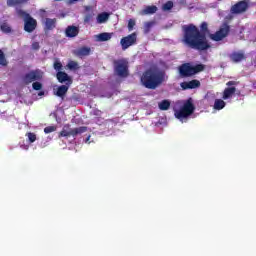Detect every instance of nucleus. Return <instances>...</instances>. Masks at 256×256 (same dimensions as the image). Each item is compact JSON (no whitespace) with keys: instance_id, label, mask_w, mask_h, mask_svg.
Here are the masks:
<instances>
[{"instance_id":"19","label":"nucleus","mask_w":256,"mask_h":256,"mask_svg":"<svg viewBox=\"0 0 256 256\" xmlns=\"http://www.w3.org/2000/svg\"><path fill=\"white\" fill-rule=\"evenodd\" d=\"M45 27L47 31H53L55 27H57V18H46L45 20Z\"/></svg>"},{"instance_id":"16","label":"nucleus","mask_w":256,"mask_h":256,"mask_svg":"<svg viewBox=\"0 0 256 256\" xmlns=\"http://www.w3.org/2000/svg\"><path fill=\"white\" fill-rule=\"evenodd\" d=\"M66 37L73 38L79 35V27L77 26H67L65 30Z\"/></svg>"},{"instance_id":"25","label":"nucleus","mask_w":256,"mask_h":256,"mask_svg":"<svg viewBox=\"0 0 256 256\" xmlns=\"http://www.w3.org/2000/svg\"><path fill=\"white\" fill-rule=\"evenodd\" d=\"M29 0H7L8 7H15V5H23V3H27Z\"/></svg>"},{"instance_id":"37","label":"nucleus","mask_w":256,"mask_h":256,"mask_svg":"<svg viewBox=\"0 0 256 256\" xmlns=\"http://www.w3.org/2000/svg\"><path fill=\"white\" fill-rule=\"evenodd\" d=\"M226 85L227 87H234L235 85H237V81H228Z\"/></svg>"},{"instance_id":"32","label":"nucleus","mask_w":256,"mask_h":256,"mask_svg":"<svg viewBox=\"0 0 256 256\" xmlns=\"http://www.w3.org/2000/svg\"><path fill=\"white\" fill-rule=\"evenodd\" d=\"M54 69L58 72L61 71L63 69V64H61L59 61L54 62Z\"/></svg>"},{"instance_id":"10","label":"nucleus","mask_w":256,"mask_h":256,"mask_svg":"<svg viewBox=\"0 0 256 256\" xmlns=\"http://www.w3.org/2000/svg\"><path fill=\"white\" fill-rule=\"evenodd\" d=\"M249 9V0H241L234 4L230 11L233 15H241V13H245Z\"/></svg>"},{"instance_id":"27","label":"nucleus","mask_w":256,"mask_h":256,"mask_svg":"<svg viewBox=\"0 0 256 256\" xmlns=\"http://www.w3.org/2000/svg\"><path fill=\"white\" fill-rule=\"evenodd\" d=\"M68 69H70L71 71H77V69H79V63L75 62V61H70L67 64Z\"/></svg>"},{"instance_id":"7","label":"nucleus","mask_w":256,"mask_h":256,"mask_svg":"<svg viewBox=\"0 0 256 256\" xmlns=\"http://www.w3.org/2000/svg\"><path fill=\"white\" fill-rule=\"evenodd\" d=\"M229 33H231V26L224 22L218 31H216L214 34H209V38L211 41H223L226 37L229 36Z\"/></svg>"},{"instance_id":"20","label":"nucleus","mask_w":256,"mask_h":256,"mask_svg":"<svg viewBox=\"0 0 256 256\" xmlns=\"http://www.w3.org/2000/svg\"><path fill=\"white\" fill-rule=\"evenodd\" d=\"M109 21V13L102 12L97 16V23H107Z\"/></svg>"},{"instance_id":"12","label":"nucleus","mask_w":256,"mask_h":256,"mask_svg":"<svg viewBox=\"0 0 256 256\" xmlns=\"http://www.w3.org/2000/svg\"><path fill=\"white\" fill-rule=\"evenodd\" d=\"M229 59L232 63H241V61H247V55L243 50L234 51L229 55Z\"/></svg>"},{"instance_id":"5","label":"nucleus","mask_w":256,"mask_h":256,"mask_svg":"<svg viewBox=\"0 0 256 256\" xmlns=\"http://www.w3.org/2000/svg\"><path fill=\"white\" fill-rule=\"evenodd\" d=\"M17 15L22 17L24 21V31H26V33H33V31L37 29V20L33 18L31 14L20 9L17 11Z\"/></svg>"},{"instance_id":"8","label":"nucleus","mask_w":256,"mask_h":256,"mask_svg":"<svg viewBox=\"0 0 256 256\" xmlns=\"http://www.w3.org/2000/svg\"><path fill=\"white\" fill-rule=\"evenodd\" d=\"M83 133H87V126H80L78 128L66 130L65 127L62 131L59 132L58 137H77V135H81Z\"/></svg>"},{"instance_id":"4","label":"nucleus","mask_w":256,"mask_h":256,"mask_svg":"<svg viewBox=\"0 0 256 256\" xmlns=\"http://www.w3.org/2000/svg\"><path fill=\"white\" fill-rule=\"evenodd\" d=\"M179 75L182 77H193L197 73L205 71L204 64L191 65V63H184L178 67Z\"/></svg>"},{"instance_id":"39","label":"nucleus","mask_w":256,"mask_h":256,"mask_svg":"<svg viewBox=\"0 0 256 256\" xmlns=\"http://www.w3.org/2000/svg\"><path fill=\"white\" fill-rule=\"evenodd\" d=\"M39 95H43V92H40Z\"/></svg>"},{"instance_id":"21","label":"nucleus","mask_w":256,"mask_h":256,"mask_svg":"<svg viewBox=\"0 0 256 256\" xmlns=\"http://www.w3.org/2000/svg\"><path fill=\"white\" fill-rule=\"evenodd\" d=\"M98 41H110L111 37H113V33H109V32H103L100 33L98 36Z\"/></svg>"},{"instance_id":"9","label":"nucleus","mask_w":256,"mask_h":256,"mask_svg":"<svg viewBox=\"0 0 256 256\" xmlns=\"http://www.w3.org/2000/svg\"><path fill=\"white\" fill-rule=\"evenodd\" d=\"M41 79H43V73H41V70L36 69L26 73L23 77V82L25 85H29L33 81H41Z\"/></svg>"},{"instance_id":"13","label":"nucleus","mask_w":256,"mask_h":256,"mask_svg":"<svg viewBox=\"0 0 256 256\" xmlns=\"http://www.w3.org/2000/svg\"><path fill=\"white\" fill-rule=\"evenodd\" d=\"M180 86L183 91H187L189 89H199V87H201V82L197 79H194L188 82H182Z\"/></svg>"},{"instance_id":"23","label":"nucleus","mask_w":256,"mask_h":256,"mask_svg":"<svg viewBox=\"0 0 256 256\" xmlns=\"http://www.w3.org/2000/svg\"><path fill=\"white\" fill-rule=\"evenodd\" d=\"M225 105H226V103L222 99H216L214 101V109L216 111H221V109H225Z\"/></svg>"},{"instance_id":"2","label":"nucleus","mask_w":256,"mask_h":256,"mask_svg":"<svg viewBox=\"0 0 256 256\" xmlns=\"http://www.w3.org/2000/svg\"><path fill=\"white\" fill-rule=\"evenodd\" d=\"M166 77L165 72L149 68L142 73L140 82L145 89L155 90L165 83Z\"/></svg>"},{"instance_id":"34","label":"nucleus","mask_w":256,"mask_h":256,"mask_svg":"<svg viewBox=\"0 0 256 256\" xmlns=\"http://www.w3.org/2000/svg\"><path fill=\"white\" fill-rule=\"evenodd\" d=\"M133 27H135V20L130 19V20L128 21V30H129V31H133Z\"/></svg>"},{"instance_id":"38","label":"nucleus","mask_w":256,"mask_h":256,"mask_svg":"<svg viewBox=\"0 0 256 256\" xmlns=\"http://www.w3.org/2000/svg\"><path fill=\"white\" fill-rule=\"evenodd\" d=\"M77 1H79V0H69V4L73 5V3H77Z\"/></svg>"},{"instance_id":"15","label":"nucleus","mask_w":256,"mask_h":256,"mask_svg":"<svg viewBox=\"0 0 256 256\" xmlns=\"http://www.w3.org/2000/svg\"><path fill=\"white\" fill-rule=\"evenodd\" d=\"M73 54L76 57H79L80 59H83V57H89L91 55V48L87 46L80 47L73 51Z\"/></svg>"},{"instance_id":"14","label":"nucleus","mask_w":256,"mask_h":256,"mask_svg":"<svg viewBox=\"0 0 256 256\" xmlns=\"http://www.w3.org/2000/svg\"><path fill=\"white\" fill-rule=\"evenodd\" d=\"M56 79L59 83H66V85H72L73 80L70 78L69 74L63 71H59L56 74Z\"/></svg>"},{"instance_id":"18","label":"nucleus","mask_w":256,"mask_h":256,"mask_svg":"<svg viewBox=\"0 0 256 256\" xmlns=\"http://www.w3.org/2000/svg\"><path fill=\"white\" fill-rule=\"evenodd\" d=\"M67 91H69V85H61L57 88L55 95L63 99L67 95Z\"/></svg>"},{"instance_id":"22","label":"nucleus","mask_w":256,"mask_h":256,"mask_svg":"<svg viewBox=\"0 0 256 256\" xmlns=\"http://www.w3.org/2000/svg\"><path fill=\"white\" fill-rule=\"evenodd\" d=\"M157 13V6H147L142 10V15H153Z\"/></svg>"},{"instance_id":"6","label":"nucleus","mask_w":256,"mask_h":256,"mask_svg":"<svg viewBox=\"0 0 256 256\" xmlns=\"http://www.w3.org/2000/svg\"><path fill=\"white\" fill-rule=\"evenodd\" d=\"M113 65L114 73H116L118 77H121L122 79L129 77V61H127V59L122 58L114 60Z\"/></svg>"},{"instance_id":"17","label":"nucleus","mask_w":256,"mask_h":256,"mask_svg":"<svg viewBox=\"0 0 256 256\" xmlns=\"http://www.w3.org/2000/svg\"><path fill=\"white\" fill-rule=\"evenodd\" d=\"M237 91V88L235 86L225 88L223 91L222 99L226 101V99H231L233 95H235V92Z\"/></svg>"},{"instance_id":"29","label":"nucleus","mask_w":256,"mask_h":256,"mask_svg":"<svg viewBox=\"0 0 256 256\" xmlns=\"http://www.w3.org/2000/svg\"><path fill=\"white\" fill-rule=\"evenodd\" d=\"M163 11H171L173 9V1H168L162 6Z\"/></svg>"},{"instance_id":"1","label":"nucleus","mask_w":256,"mask_h":256,"mask_svg":"<svg viewBox=\"0 0 256 256\" xmlns=\"http://www.w3.org/2000/svg\"><path fill=\"white\" fill-rule=\"evenodd\" d=\"M182 31V43L190 47V49H195L196 51H207L211 49V44L207 40V35L210 33L207 22L201 23L200 30L195 24L183 25Z\"/></svg>"},{"instance_id":"28","label":"nucleus","mask_w":256,"mask_h":256,"mask_svg":"<svg viewBox=\"0 0 256 256\" xmlns=\"http://www.w3.org/2000/svg\"><path fill=\"white\" fill-rule=\"evenodd\" d=\"M0 29L2 33H11V26L7 23L1 24Z\"/></svg>"},{"instance_id":"30","label":"nucleus","mask_w":256,"mask_h":256,"mask_svg":"<svg viewBox=\"0 0 256 256\" xmlns=\"http://www.w3.org/2000/svg\"><path fill=\"white\" fill-rule=\"evenodd\" d=\"M26 135L28 136V141L30 143H35L37 141V135L35 133L28 132Z\"/></svg>"},{"instance_id":"11","label":"nucleus","mask_w":256,"mask_h":256,"mask_svg":"<svg viewBox=\"0 0 256 256\" xmlns=\"http://www.w3.org/2000/svg\"><path fill=\"white\" fill-rule=\"evenodd\" d=\"M135 43H137V33H132L129 34L128 36L123 37L120 40V45L122 47L123 51H127V49H129V47L135 45Z\"/></svg>"},{"instance_id":"36","label":"nucleus","mask_w":256,"mask_h":256,"mask_svg":"<svg viewBox=\"0 0 256 256\" xmlns=\"http://www.w3.org/2000/svg\"><path fill=\"white\" fill-rule=\"evenodd\" d=\"M91 19H93V15L92 14H86L85 17H84V22L89 23V21H91Z\"/></svg>"},{"instance_id":"35","label":"nucleus","mask_w":256,"mask_h":256,"mask_svg":"<svg viewBox=\"0 0 256 256\" xmlns=\"http://www.w3.org/2000/svg\"><path fill=\"white\" fill-rule=\"evenodd\" d=\"M40 45H39V42H33L32 43V49L34 50V51H39V49H40Z\"/></svg>"},{"instance_id":"33","label":"nucleus","mask_w":256,"mask_h":256,"mask_svg":"<svg viewBox=\"0 0 256 256\" xmlns=\"http://www.w3.org/2000/svg\"><path fill=\"white\" fill-rule=\"evenodd\" d=\"M57 128H55V126H47L46 128H44V133L49 134V133H53V131H56Z\"/></svg>"},{"instance_id":"24","label":"nucleus","mask_w":256,"mask_h":256,"mask_svg":"<svg viewBox=\"0 0 256 256\" xmlns=\"http://www.w3.org/2000/svg\"><path fill=\"white\" fill-rule=\"evenodd\" d=\"M158 107L160 111H168L169 107H171V102L169 100H162L158 104Z\"/></svg>"},{"instance_id":"31","label":"nucleus","mask_w":256,"mask_h":256,"mask_svg":"<svg viewBox=\"0 0 256 256\" xmlns=\"http://www.w3.org/2000/svg\"><path fill=\"white\" fill-rule=\"evenodd\" d=\"M32 88L34 89V91H41V89H43V84H41L40 82H34L32 84Z\"/></svg>"},{"instance_id":"26","label":"nucleus","mask_w":256,"mask_h":256,"mask_svg":"<svg viewBox=\"0 0 256 256\" xmlns=\"http://www.w3.org/2000/svg\"><path fill=\"white\" fill-rule=\"evenodd\" d=\"M0 65L2 67H7V65H9L7 58H5V53L1 49H0Z\"/></svg>"},{"instance_id":"3","label":"nucleus","mask_w":256,"mask_h":256,"mask_svg":"<svg viewBox=\"0 0 256 256\" xmlns=\"http://www.w3.org/2000/svg\"><path fill=\"white\" fill-rule=\"evenodd\" d=\"M195 113V104H193V98H188L182 107L178 110H175L174 116L179 121H183V119H187L191 117Z\"/></svg>"}]
</instances>
